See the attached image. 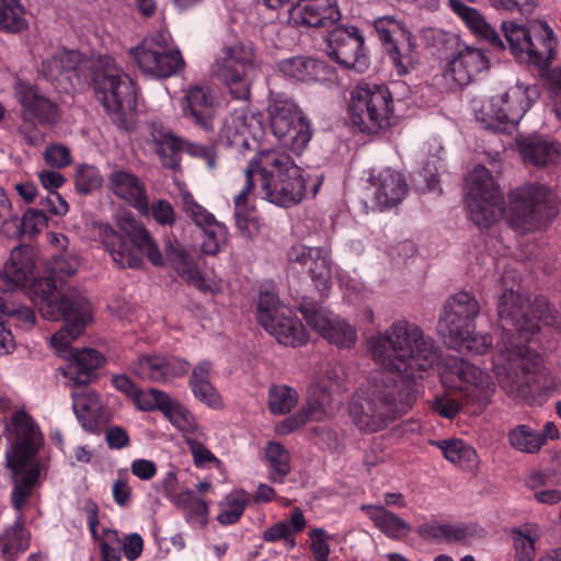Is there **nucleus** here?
<instances>
[{"label":"nucleus","mask_w":561,"mask_h":561,"mask_svg":"<svg viewBox=\"0 0 561 561\" xmlns=\"http://www.w3.org/2000/svg\"><path fill=\"white\" fill-rule=\"evenodd\" d=\"M368 350L383 370L370 375L360 394L353 397L350 416L360 431L375 433L413 408L417 380L438 362V352L433 339L407 320L370 336Z\"/></svg>","instance_id":"nucleus-1"},{"label":"nucleus","mask_w":561,"mask_h":561,"mask_svg":"<svg viewBox=\"0 0 561 561\" xmlns=\"http://www.w3.org/2000/svg\"><path fill=\"white\" fill-rule=\"evenodd\" d=\"M35 263L28 248L16 247L0 271V291H11L30 286V295L42 317L58 321L64 327L51 336V345L58 351L66 350L79 337L92 319L91 305L79 295H66L60 285L72 276L78 262L67 252L54 254L45 276H34Z\"/></svg>","instance_id":"nucleus-2"},{"label":"nucleus","mask_w":561,"mask_h":561,"mask_svg":"<svg viewBox=\"0 0 561 561\" xmlns=\"http://www.w3.org/2000/svg\"><path fill=\"white\" fill-rule=\"evenodd\" d=\"M244 174L245 184L234 197V217L238 229L248 237L257 228L255 210L248 205L251 192L282 207L298 204L306 192L302 170L289 154L277 149L259 150Z\"/></svg>","instance_id":"nucleus-3"},{"label":"nucleus","mask_w":561,"mask_h":561,"mask_svg":"<svg viewBox=\"0 0 561 561\" xmlns=\"http://www.w3.org/2000/svg\"><path fill=\"white\" fill-rule=\"evenodd\" d=\"M98 234L113 262L122 268H141L144 256L154 266L164 265L163 254L150 231L130 213L118 217L117 228L100 224Z\"/></svg>","instance_id":"nucleus-4"},{"label":"nucleus","mask_w":561,"mask_h":561,"mask_svg":"<svg viewBox=\"0 0 561 561\" xmlns=\"http://www.w3.org/2000/svg\"><path fill=\"white\" fill-rule=\"evenodd\" d=\"M479 313L480 305L470 293L459 291L449 297L437 325L444 344L459 353H486L491 340L488 335L476 333V319Z\"/></svg>","instance_id":"nucleus-5"},{"label":"nucleus","mask_w":561,"mask_h":561,"mask_svg":"<svg viewBox=\"0 0 561 561\" xmlns=\"http://www.w3.org/2000/svg\"><path fill=\"white\" fill-rule=\"evenodd\" d=\"M103 355L93 348L71 352L64 376L73 383L72 408L82 427L91 433L99 430L102 403L99 393L89 387L98 378V369L103 365Z\"/></svg>","instance_id":"nucleus-6"},{"label":"nucleus","mask_w":561,"mask_h":561,"mask_svg":"<svg viewBox=\"0 0 561 561\" xmlns=\"http://www.w3.org/2000/svg\"><path fill=\"white\" fill-rule=\"evenodd\" d=\"M554 190L539 182L525 183L508 194L507 224L520 233L546 228L559 214Z\"/></svg>","instance_id":"nucleus-7"},{"label":"nucleus","mask_w":561,"mask_h":561,"mask_svg":"<svg viewBox=\"0 0 561 561\" xmlns=\"http://www.w3.org/2000/svg\"><path fill=\"white\" fill-rule=\"evenodd\" d=\"M92 87L96 100L119 128H127V115L136 110L137 91L134 80L110 56L101 57L92 70Z\"/></svg>","instance_id":"nucleus-8"},{"label":"nucleus","mask_w":561,"mask_h":561,"mask_svg":"<svg viewBox=\"0 0 561 561\" xmlns=\"http://www.w3.org/2000/svg\"><path fill=\"white\" fill-rule=\"evenodd\" d=\"M446 366L461 382L459 388L463 393V402L449 394L437 396L431 402L432 411L448 420H453L458 415L463 403L471 404L473 413L481 412L490 400L489 375L476 365L459 357L448 358Z\"/></svg>","instance_id":"nucleus-9"},{"label":"nucleus","mask_w":561,"mask_h":561,"mask_svg":"<svg viewBox=\"0 0 561 561\" xmlns=\"http://www.w3.org/2000/svg\"><path fill=\"white\" fill-rule=\"evenodd\" d=\"M393 98L385 84L359 82L351 92V123L365 134H377L391 125Z\"/></svg>","instance_id":"nucleus-10"},{"label":"nucleus","mask_w":561,"mask_h":561,"mask_svg":"<svg viewBox=\"0 0 561 561\" xmlns=\"http://www.w3.org/2000/svg\"><path fill=\"white\" fill-rule=\"evenodd\" d=\"M14 90L21 106L18 134L26 145L38 147L45 139L44 129L51 128L60 119L59 106L31 83L19 82Z\"/></svg>","instance_id":"nucleus-11"},{"label":"nucleus","mask_w":561,"mask_h":561,"mask_svg":"<svg viewBox=\"0 0 561 561\" xmlns=\"http://www.w3.org/2000/svg\"><path fill=\"white\" fill-rule=\"evenodd\" d=\"M497 313L502 321L515 328L519 340L525 341L539 330L540 323L547 327H557L559 323L557 311L546 297L538 296L529 304L528 299L512 289L500 297Z\"/></svg>","instance_id":"nucleus-12"},{"label":"nucleus","mask_w":561,"mask_h":561,"mask_svg":"<svg viewBox=\"0 0 561 561\" xmlns=\"http://www.w3.org/2000/svg\"><path fill=\"white\" fill-rule=\"evenodd\" d=\"M502 31L511 53L517 59L538 69H545L550 65L557 39L546 22H537L529 27L514 22H503Z\"/></svg>","instance_id":"nucleus-13"},{"label":"nucleus","mask_w":561,"mask_h":561,"mask_svg":"<svg viewBox=\"0 0 561 561\" xmlns=\"http://www.w3.org/2000/svg\"><path fill=\"white\" fill-rule=\"evenodd\" d=\"M270 124L279 142L300 154L312 137L310 122L302 111L284 93L276 94L268 106Z\"/></svg>","instance_id":"nucleus-14"},{"label":"nucleus","mask_w":561,"mask_h":561,"mask_svg":"<svg viewBox=\"0 0 561 561\" xmlns=\"http://www.w3.org/2000/svg\"><path fill=\"white\" fill-rule=\"evenodd\" d=\"M128 55L142 73L154 78L172 77L185 66L181 51L171 45L163 32L145 37L129 49Z\"/></svg>","instance_id":"nucleus-15"},{"label":"nucleus","mask_w":561,"mask_h":561,"mask_svg":"<svg viewBox=\"0 0 561 561\" xmlns=\"http://www.w3.org/2000/svg\"><path fill=\"white\" fill-rule=\"evenodd\" d=\"M256 317L261 325L271 335H274L278 343L297 346L307 342V334L301 321L290 308L279 304V299L274 293H260Z\"/></svg>","instance_id":"nucleus-16"},{"label":"nucleus","mask_w":561,"mask_h":561,"mask_svg":"<svg viewBox=\"0 0 561 561\" xmlns=\"http://www.w3.org/2000/svg\"><path fill=\"white\" fill-rule=\"evenodd\" d=\"M11 450L7 454L8 467L19 472L27 465L38 461L37 455L44 446V434L36 420L24 409L15 411L9 423Z\"/></svg>","instance_id":"nucleus-17"},{"label":"nucleus","mask_w":561,"mask_h":561,"mask_svg":"<svg viewBox=\"0 0 561 561\" xmlns=\"http://www.w3.org/2000/svg\"><path fill=\"white\" fill-rule=\"evenodd\" d=\"M251 46L237 43L225 46L213 66L214 75L229 89L236 100L245 101L250 96V80L248 72L253 64Z\"/></svg>","instance_id":"nucleus-18"},{"label":"nucleus","mask_w":561,"mask_h":561,"mask_svg":"<svg viewBox=\"0 0 561 561\" xmlns=\"http://www.w3.org/2000/svg\"><path fill=\"white\" fill-rule=\"evenodd\" d=\"M327 54L341 67L357 73L365 72L370 65L364 36L355 26H337L330 31Z\"/></svg>","instance_id":"nucleus-19"},{"label":"nucleus","mask_w":561,"mask_h":561,"mask_svg":"<svg viewBox=\"0 0 561 561\" xmlns=\"http://www.w3.org/2000/svg\"><path fill=\"white\" fill-rule=\"evenodd\" d=\"M463 203L468 218L480 231L491 228V171L477 164L465 176Z\"/></svg>","instance_id":"nucleus-20"},{"label":"nucleus","mask_w":561,"mask_h":561,"mask_svg":"<svg viewBox=\"0 0 561 561\" xmlns=\"http://www.w3.org/2000/svg\"><path fill=\"white\" fill-rule=\"evenodd\" d=\"M504 363L503 374L508 386L519 392H526L535 381V375L541 369V357L526 345L512 344L501 354Z\"/></svg>","instance_id":"nucleus-21"},{"label":"nucleus","mask_w":561,"mask_h":561,"mask_svg":"<svg viewBox=\"0 0 561 561\" xmlns=\"http://www.w3.org/2000/svg\"><path fill=\"white\" fill-rule=\"evenodd\" d=\"M408 192L404 176L391 168L371 169L366 187V197L373 210H383L397 206Z\"/></svg>","instance_id":"nucleus-22"},{"label":"nucleus","mask_w":561,"mask_h":561,"mask_svg":"<svg viewBox=\"0 0 561 561\" xmlns=\"http://www.w3.org/2000/svg\"><path fill=\"white\" fill-rule=\"evenodd\" d=\"M191 367V363L185 358L153 353L133 360L129 370L144 381L169 383L184 377Z\"/></svg>","instance_id":"nucleus-23"},{"label":"nucleus","mask_w":561,"mask_h":561,"mask_svg":"<svg viewBox=\"0 0 561 561\" xmlns=\"http://www.w3.org/2000/svg\"><path fill=\"white\" fill-rule=\"evenodd\" d=\"M300 312L307 324L331 344L344 348L355 344V329L343 319L329 318L318 304L304 299L300 304Z\"/></svg>","instance_id":"nucleus-24"},{"label":"nucleus","mask_w":561,"mask_h":561,"mask_svg":"<svg viewBox=\"0 0 561 561\" xmlns=\"http://www.w3.org/2000/svg\"><path fill=\"white\" fill-rule=\"evenodd\" d=\"M164 253L173 271L188 286L196 288L203 294H217L220 290L219 285L216 283L210 284L206 280L201 270L198 257L176 239L168 238L164 241Z\"/></svg>","instance_id":"nucleus-25"},{"label":"nucleus","mask_w":561,"mask_h":561,"mask_svg":"<svg viewBox=\"0 0 561 561\" xmlns=\"http://www.w3.org/2000/svg\"><path fill=\"white\" fill-rule=\"evenodd\" d=\"M182 209L185 215L204 232L202 251L207 255H216L227 240V227L204 206L198 204L190 192L182 194Z\"/></svg>","instance_id":"nucleus-26"},{"label":"nucleus","mask_w":561,"mask_h":561,"mask_svg":"<svg viewBox=\"0 0 561 561\" xmlns=\"http://www.w3.org/2000/svg\"><path fill=\"white\" fill-rule=\"evenodd\" d=\"M218 105V100L209 87L194 85L184 98L183 114L202 129L211 131Z\"/></svg>","instance_id":"nucleus-27"},{"label":"nucleus","mask_w":561,"mask_h":561,"mask_svg":"<svg viewBox=\"0 0 561 561\" xmlns=\"http://www.w3.org/2000/svg\"><path fill=\"white\" fill-rule=\"evenodd\" d=\"M529 89L511 87L501 96V104L493 117V133L512 134L530 107Z\"/></svg>","instance_id":"nucleus-28"},{"label":"nucleus","mask_w":561,"mask_h":561,"mask_svg":"<svg viewBox=\"0 0 561 561\" xmlns=\"http://www.w3.org/2000/svg\"><path fill=\"white\" fill-rule=\"evenodd\" d=\"M289 13L295 24L308 27H329L341 19L334 0H298Z\"/></svg>","instance_id":"nucleus-29"},{"label":"nucleus","mask_w":561,"mask_h":561,"mask_svg":"<svg viewBox=\"0 0 561 561\" xmlns=\"http://www.w3.org/2000/svg\"><path fill=\"white\" fill-rule=\"evenodd\" d=\"M108 190L137 211H147L148 190L134 172L115 168L107 176Z\"/></svg>","instance_id":"nucleus-30"},{"label":"nucleus","mask_w":561,"mask_h":561,"mask_svg":"<svg viewBox=\"0 0 561 561\" xmlns=\"http://www.w3.org/2000/svg\"><path fill=\"white\" fill-rule=\"evenodd\" d=\"M278 69L284 76L306 83H328L336 79V71L332 66L323 60L305 56L284 59L278 64Z\"/></svg>","instance_id":"nucleus-31"},{"label":"nucleus","mask_w":561,"mask_h":561,"mask_svg":"<svg viewBox=\"0 0 561 561\" xmlns=\"http://www.w3.org/2000/svg\"><path fill=\"white\" fill-rule=\"evenodd\" d=\"M515 142L523 161L534 167L556 164L561 154L559 142L539 135L518 136Z\"/></svg>","instance_id":"nucleus-32"},{"label":"nucleus","mask_w":561,"mask_h":561,"mask_svg":"<svg viewBox=\"0 0 561 561\" xmlns=\"http://www.w3.org/2000/svg\"><path fill=\"white\" fill-rule=\"evenodd\" d=\"M489 58L482 49L465 47L459 49L446 68V75L459 85L469 84L473 78L489 68Z\"/></svg>","instance_id":"nucleus-33"},{"label":"nucleus","mask_w":561,"mask_h":561,"mask_svg":"<svg viewBox=\"0 0 561 561\" xmlns=\"http://www.w3.org/2000/svg\"><path fill=\"white\" fill-rule=\"evenodd\" d=\"M330 393L322 387L309 389L307 403L294 415L285 419L280 424V433L288 434L304 426L310 421H321L327 413Z\"/></svg>","instance_id":"nucleus-34"},{"label":"nucleus","mask_w":561,"mask_h":561,"mask_svg":"<svg viewBox=\"0 0 561 561\" xmlns=\"http://www.w3.org/2000/svg\"><path fill=\"white\" fill-rule=\"evenodd\" d=\"M416 531L425 540L463 545L478 536L480 528L473 523L442 524L435 520L420 525Z\"/></svg>","instance_id":"nucleus-35"},{"label":"nucleus","mask_w":561,"mask_h":561,"mask_svg":"<svg viewBox=\"0 0 561 561\" xmlns=\"http://www.w3.org/2000/svg\"><path fill=\"white\" fill-rule=\"evenodd\" d=\"M80 58L77 50H62L42 62V73L50 82L75 85L80 78Z\"/></svg>","instance_id":"nucleus-36"},{"label":"nucleus","mask_w":561,"mask_h":561,"mask_svg":"<svg viewBox=\"0 0 561 561\" xmlns=\"http://www.w3.org/2000/svg\"><path fill=\"white\" fill-rule=\"evenodd\" d=\"M360 511L374 526L390 539L399 540L409 535L411 525L383 505L363 504Z\"/></svg>","instance_id":"nucleus-37"},{"label":"nucleus","mask_w":561,"mask_h":561,"mask_svg":"<svg viewBox=\"0 0 561 561\" xmlns=\"http://www.w3.org/2000/svg\"><path fill=\"white\" fill-rule=\"evenodd\" d=\"M307 525L304 512L299 507H294L289 519L279 520L266 528L262 538L265 542L283 541L288 550L297 546L296 536L300 534Z\"/></svg>","instance_id":"nucleus-38"},{"label":"nucleus","mask_w":561,"mask_h":561,"mask_svg":"<svg viewBox=\"0 0 561 561\" xmlns=\"http://www.w3.org/2000/svg\"><path fill=\"white\" fill-rule=\"evenodd\" d=\"M220 145L244 154L252 148L255 139L250 137L249 128L241 116L226 118L218 134Z\"/></svg>","instance_id":"nucleus-39"},{"label":"nucleus","mask_w":561,"mask_h":561,"mask_svg":"<svg viewBox=\"0 0 561 561\" xmlns=\"http://www.w3.org/2000/svg\"><path fill=\"white\" fill-rule=\"evenodd\" d=\"M38 179L43 187L47 191V195L41 196L38 205L44 206V209L53 216H64L68 213V203L57 193V188L61 187L66 179L65 176L54 170H43L38 173Z\"/></svg>","instance_id":"nucleus-40"},{"label":"nucleus","mask_w":561,"mask_h":561,"mask_svg":"<svg viewBox=\"0 0 561 561\" xmlns=\"http://www.w3.org/2000/svg\"><path fill=\"white\" fill-rule=\"evenodd\" d=\"M416 44L413 34L410 37H398L394 42L383 46V50L393 64L399 76L409 73L417 60Z\"/></svg>","instance_id":"nucleus-41"},{"label":"nucleus","mask_w":561,"mask_h":561,"mask_svg":"<svg viewBox=\"0 0 561 561\" xmlns=\"http://www.w3.org/2000/svg\"><path fill=\"white\" fill-rule=\"evenodd\" d=\"M13 473L15 476V482L11 493V501L13 507L21 511L26 500L32 495L34 486L37 484L41 473L39 461H34L21 469V471Z\"/></svg>","instance_id":"nucleus-42"},{"label":"nucleus","mask_w":561,"mask_h":561,"mask_svg":"<svg viewBox=\"0 0 561 561\" xmlns=\"http://www.w3.org/2000/svg\"><path fill=\"white\" fill-rule=\"evenodd\" d=\"M27 11L22 0H0V31L19 34L28 28Z\"/></svg>","instance_id":"nucleus-43"},{"label":"nucleus","mask_w":561,"mask_h":561,"mask_svg":"<svg viewBox=\"0 0 561 561\" xmlns=\"http://www.w3.org/2000/svg\"><path fill=\"white\" fill-rule=\"evenodd\" d=\"M265 459L268 468V479L273 483H284L290 472V455L278 442H268L265 447Z\"/></svg>","instance_id":"nucleus-44"},{"label":"nucleus","mask_w":561,"mask_h":561,"mask_svg":"<svg viewBox=\"0 0 561 561\" xmlns=\"http://www.w3.org/2000/svg\"><path fill=\"white\" fill-rule=\"evenodd\" d=\"M157 145V153L162 159V164L167 169L175 170L180 167L181 152L185 150L187 142L183 139L163 131L152 133Z\"/></svg>","instance_id":"nucleus-45"},{"label":"nucleus","mask_w":561,"mask_h":561,"mask_svg":"<svg viewBox=\"0 0 561 561\" xmlns=\"http://www.w3.org/2000/svg\"><path fill=\"white\" fill-rule=\"evenodd\" d=\"M432 446L439 448L444 457L453 462L461 466H471L476 460V450L458 438L447 440H430Z\"/></svg>","instance_id":"nucleus-46"},{"label":"nucleus","mask_w":561,"mask_h":561,"mask_svg":"<svg viewBox=\"0 0 561 561\" xmlns=\"http://www.w3.org/2000/svg\"><path fill=\"white\" fill-rule=\"evenodd\" d=\"M298 392L286 385H272L268 389V410L274 415L289 413L298 403Z\"/></svg>","instance_id":"nucleus-47"},{"label":"nucleus","mask_w":561,"mask_h":561,"mask_svg":"<svg viewBox=\"0 0 561 561\" xmlns=\"http://www.w3.org/2000/svg\"><path fill=\"white\" fill-rule=\"evenodd\" d=\"M449 5L473 34L491 41V25L476 9L463 4L460 0H449Z\"/></svg>","instance_id":"nucleus-48"},{"label":"nucleus","mask_w":561,"mask_h":561,"mask_svg":"<svg viewBox=\"0 0 561 561\" xmlns=\"http://www.w3.org/2000/svg\"><path fill=\"white\" fill-rule=\"evenodd\" d=\"M511 537L514 548V561H534L538 535L528 526L513 528Z\"/></svg>","instance_id":"nucleus-49"},{"label":"nucleus","mask_w":561,"mask_h":561,"mask_svg":"<svg viewBox=\"0 0 561 561\" xmlns=\"http://www.w3.org/2000/svg\"><path fill=\"white\" fill-rule=\"evenodd\" d=\"M508 440L513 448L527 454H536L543 446L539 431L524 424L517 425L508 433Z\"/></svg>","instance_id":"nucleus-50"},{"label":"nucleus","mask_w":561,"mask_h":561,"mask_svg":"<svg viewBox=\"0 0 561 561\" xmlns=\"http://www.w3.org/2000/svg\"><path fill=\"white\" fill-rule=\"evenodd\" d=\"M309 273L320 293L329 289L331 284V260L325 248H318L311 262Z\"/></svg>","instance_id":"nucleus-51"},{"label":"nucleus","mask_w":561,"mask_h":561,"mask_svg":"<svg viewBox=\"0 0 561 561\" xmlns=\"http://www.w3.org/2000/svg\"><path fill=\"white\" fill-rule=\"evenodd\" d=\"M225 501V504L220 503L224 507L218 514L217 520L224 526L234 525L240 520L250 504L249 494L244 491L231 493L226 496Z\"/></svg>","instance_id":"nucleus-52"},{"label":"nucleus","mask_w":561,"mask_h":561,"mask_svg":"<svg viewBox=\"0 0 561 561\" xmlns=\"http://www.w3.org/2000/svg\"><path fill=\"white\" fill-rule=\"evenodd\" d=\"M374 27L382 47L394 42L398 37H410V31L404 23L392 16H381L375 20Z\"/></svg>","instance_id":"nucleus-53"},{"label":"nucleus","mask_w":561,"mask_h":561,"mask_svg":"<svg viewBox=\"0 0 561 561\" xmlns=\"http://www.w3.org/2000/svg\"><path fill=\"white\" fill-rule=\"evenodd\" d=\"M103 184L100 170L92 164H80L76 169L75 185L79 194L88 195L99 190Z\"/></svg>","instance_id":"nucleus-54"},{"label":"nucleus","mask_w":561,"mask_h":561,"mask_svg":"<svg viewBox=\"0 0 561 561\" xmlns=\"http://www.w3.org/2000/svg\"><path fill=\"white\" fill-rule=\"evenodd\" d=\"M48 215H51L48 209H44V206L39 208H28L23 217L19 219L15 217L19 232L23 234L34 236L41 232L48 221Z\"/></svg>","instance_id":"nucleus-55"},{"label":"nucleus","mask_w":561,"mask_h":561,"mask_svg":"<svg viewBox=\"0 0 561 561\" xmlns=\"http://www.w3.org/2000/svg\"><path fill=\"white\" fill-rule=\"evenodd\" d=\"M147 211H138L141 216H151L162 227H172L176 221V213L172 204L167 199H154L152 203L147 198Z\"/></svg>","instance_id":"nucleus-56"},{"label":"nucleus","mask_w":561,"mask_h":561,"mask_svg":"<svg viewBox=\"0 0 561 561\" xmlns=\"http://www.w3.org/2000/svg\"><path fill=\"white\" fill-rule=\"evenodd\" d=\"M123 538L116 529L106 528L100 541L102 561H122Z\"/></svg>","instance_id":"nucleus-57"},{"label":"nucleus","mask_w":561,"mask_h":561,"mask_svg":"<svg viewBox=\"0 0 561 561\" xmlns=\"http://www.w3.org/2000/svg\"><path fill=\"white\" fill-rule=\"evenodd\" d=\"M168 396L169 394L167 392L156 388H150L148 390L138 388L133 401L140 411H161Z\"/></svg>","instance_id":"nucleus-58"},{"label":"nucleus","mask_w":561,"mask_h":561,"mask_svg":"<svg viewBox=\"0 0 561 561\" xmlns=\"http://www.w3.org/2000/svg\"><path fill=\"white\" fill-rule=\"evenodd\" d=\"M161 412L178 428L187 430L192 425V415L180 402L167 397Z\"/></svg>","instance_id":"nucleus-59"},{"label":"nucleus","mask_w":561,"mask_h":561,"mask_svg":"<svg viewBox=\"0 0 561 561\" xmlns=\"http://www.w3.org/2000/svg\"><path fill=\"white\" fill-rule=\"evenodd\" d=\"M308 536L311 540L310 551L317 561H328L331 553L328 541L332 539V536L328 534L324 528L316 527L308 531Z\"/></svg>","instance_id":"nucleus-60"},{"label":"nucleus","mask_w":561,"mask_h":561,"mask_svg":"<svg viewBox=\"0 0 561 561\" xmlns=\"http://www.w3.org/2000/svg\"><path fill=\"white\" fill-rule=\"evenodd\" d=\"M421 39L427 47L436 49L438 53L457 43V37L440 28L426 27L421 31Z\"/></svg>","instance_id":"nucleus-61"},{"label":"nucleus","mask_w":561,"mask_h":561,"mask_svg":"<svg viewBox=\"0 0 561 561\" xmlns=\"http://www.w3.org/2000/svg\"><path fill=\"white\" fill-rule=\"evenodd\" d=\"M43 157L47 165L56 169L66 168L72 162L70 149L66 145L59 142L48 145Z\"/></svg>","instance_id":"nucleus-62"},{"label":"nucleus","mask_w":561,"mask_h":561,"mask_svg":"<svg viewBox=\"0 0 561 561\" xmlns=\"http://www.w3.org/2000/svg\"><path fill=\"white\" fill-rule=\"evenodd\" d=\"M9 312H7L5 321L8 325H15L23 330H28L35 324L34 311L24 306H15L14 302H10Z\"/></svg>","instance_id":"nucleus-63"},{"label":"nucleus","mask_w":561,"mask_h":561,"mask_svg":"<svg viewBox=\"0 0 561 561\" xmlns=\"http://www.w3.org/2000/svg\"><path fill=\"white\" fill-rule=\"evenodd\" d=\"M144 551V539L137 534H128L123 537L122 553L128 561H136Z\"/></svg>","instance_id":"nucleus-64"}]
</instances>
